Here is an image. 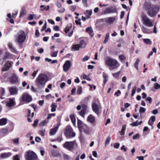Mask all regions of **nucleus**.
I'll list each match as a JSON object with an SVG mask.
<instances>
[{
    "instance_id": "nucleus-1",
    "label": "nucleus",
    "mask_w": 160,
    "mask_h": 160,
    "mask_svg": "<svg viewBox=\"0 0 160 160\" xmlns=\"http://www.w3.org/2000/svg\"><path fill=\"white\" fill-rule=\"evenodd\" d=\"M48 81V78L45 74H40L35 80L36 85L39 89L43 88Z\"/></svg>"
},
{
    "instance_id": "nucleus-2",
    "label": "nucleus",
    "mask_w": 160,
    "mask_h": 160,
    "mask_svg": "<svg viewBox=\"0 0 160 160\" xmlns=\"http://www.w3.org/2000/svg\"><path fill=\"white\" fill-rule=\"evenodd\" d=\"M105 64L110 67V69L117 68L120 66L118 62L115 59L110 56L107 57L104 59Z\"/></svg>"
},
{
    "instance_id": "nucleus-3",
    "label": "nucleus",
    "mask_w": 160,
    "mask_h": 160,
    "mask_svg": "<svg viewBox=\"0 0 160 160\" xmlns=\"http://www.w3.org/2000/svg\"><path fill=\"white\" fill-rule=\"evenodd\" d=\"M24 156L26 160H39L37 154L32 150L26 152Z\"/></svg>"
},
{
    "instance_id": "nucleus-4",
    "label": "nucleus",
    "mask_w": 160,
    "mask_h": 160,
    "mask_svg": "<svg viewBox=\"0 0 160 160\" xmlns=\"http://www.w3.org/2000/svg\"><path fill=\"white\" fill-rule=\"evenodd\" d=\"M78 126L80 132H84L85 134H88L90 133L89 128L86 124L82 123L79 120H78Z\"/></svg>"
},
{
    "instance_id": "nucleus-5",
    "label": "nucleus",
    "mask_w": 160,
    "mask_h": 160,
    "mask_svg": "<svg viewBox=\"0 0 160 160\" xmlns=\"http://www.w3.org/2000/svg\"><path fill=\"white\" fill-rule=\"evenodd\" d=\"M15 37L16 41L19 43L23 42L26 38L25 32L23 31L19 32Z\"/></svg>"
},
{
    "instance_id": "nucleus-6",
    "label": "nucleus",
    "mask_w": 160,
    "mask_h": 160,
    "mask_svg": "<svg viewBox=\"0 0 160 160\" xmlns=\"http://www.w3.org/2000/svg\"><path fill=\"white\" fill-rule=\"evenodd\" d=\"M142 22L143 24L148 27H151L153 26L154 22L152 20L145 15L142 17Z\"/></svg>"
},
{
    "instance_id": "nucleus-7",
    "label": "nucleus",
    "mask_w": 160,
    "mask_h": 160,
    "mask_svg": "<svg viewBox=\"0 0 160 160\" xmlns=\"http://www.w3.org/2000/svg\"><path fill=\"white\" fill-rule=\"evenodd\" d=\"M77 144L75 140L71 142H66L63 145V147L70 151H72L74 149V146Z\"/></svg>"
},
{
    "instance_id": "nucleus-8",
    "label": "nucleus",
    "mask_w": 160,
    "mask_h": 160,
    "mask_svg": "<svg viewBox=\"0 0 160 160\" xmlns=\"http://www.w3.org/2000/svg\"><path fill=\"white\" fill-rule=\"evenodd\" d=\"M65 134L67 138H70L74 137L76 133L73 131V130L71 127L68 126L66 128Z\"/></svg>"
},
{
    "instance_id": "nucleus-9",
    "label": "nucleus",
    "mask_w": 160,
    "mask_h": 160,
    "mask_svg": "<svg viewBox=\"0 0 160 160\" xmlns=\"http://www.w3.org/2000/svg\"><path fill=\"white\" fill-rule=\"evenodd\" d=\"M92 111L97 115H99L101 112L102 108L99 106L96 103L93 102L92 103Z\"/></svg>"
},
{
    "instance_id": "nucleus-10",
    "label": "nucleus",
    "mask_w": 160,
    "mask_h": 160,
    "mask_svg": "<svg viewBox=\"0 0 160 160\" xmlns=\"http://www.w3.org/2000/svg\"><path fill=\"white\" fill-rule=\"evenodd\" d=\"M159 10V8L153 6L148 10V14L150 17H152L156 15Z\"/></svg>"
},
{
    "instance_id": "nucleus-11",
    "label": "nucleus",
    "mask_w": 160,
    "mask_h": 160,
    "mask_svg": "<svg viewBox=\"0 0 160 160\" xmlns=\"http://www.w3.org/2000/svg\"><path fill=\"white\" fill-rule=\"evenodd\" d=\"M22 98L23 101L28 102H30L32 100V97L27 93L23 94Z\"/></svg>"
},
{
    "instance_id": "nucleus-12",
    "label": "nucleus",
    "mask_w": 160,
    "mask_h": 160,
    "mask_svg": "<svg viewBox=\"0 0 160 160\" xmlns=\"http://www.w3.org/2000/svg\"><path fill=\"white\" fill-rule=\"evenodd\" d=\"M71 63L69 61H66L63 65V69L64 72H67L71 67Z\"/></svg>"
},
{
    "instance_id": "nucleus-13",
    "label": "nucleus",
    "mask_w": 160,
    "mask_h": 160,
    "mask_svg": "<svg viewBox=\"0 0 160 160\" xmlns=\"http://www.w3.org/2000/svg\"><path fill=\"white\" fill-rule=\"evenodd\" d=\"M87 120L90 123L95 125L96 124V119L94 117L92 114L88 116L87 118Z\"/></svg>"
},
{
    "instance_id": "nucleus-14",
    "label": "nucleus",
    "mask_w": 160,
    "mask_h": 160,
    "mask_svg": "<svg viewBox=\"0 0 160 160\" xmlns=\"http://www.w3.org/2000/svg\"><path fill=\"white\" fill-rule=\"evenodd\" d=\"M116 20L115 17H109L106 18L105 20L106 21V23L109 25H111Z\"/></svg>"
},
{
    "instance_id": "nucleus-15",
    "label": "nucleus",
    "mask_w": 160,
    "mask_h": 160,
    "mask_svg": "<svg viewBox=\"0 0 160 160\" xmlns=\"http://www.w3.org/2000/svg\"><path fill=\"white\" fill-rule=\"evenodd\" d=\"M16 104V102L15 101V98H9V101L6 102V105L7 107L9 108L11 107L14 106Z\"/></svg>"
},
{
    "instance_id": "nucleus-16",
    "label": "nucleus",
    "mask_w": 160,
    "mask_h": 160,
    "mask_svg": "<svg viewBox=\"0 0 160 160\" xmlns=\"http://www.w3.org/2000/svg\"><path fill=\"white\" fill-rule=\"evenodd\" d=\"M9 89L11 95H14L17 94L18 90L16 87H12L9 88Z\"/></svg>"
},
{
    "instance_id": "nucleus-17",
    "label": "nucleus",
    "mask_w": 160,
    "mask_h": 160,
    "mask_svg": "<svg viewBox=\"0 0 160 160\" xmlns=\"http://www.w3.org/2000/svg\"><path fill=\"white\" fill-rule=\"evenodd\" d=\"M82 109L79 112L80 115L82 117H83L85 115L87 109H88V107L85 105L83 104L82 105Z\"/></svg>"
},
{
    "instance_id": "nucleus-18",
    "label": "nucleus",
    "mask_w": 160,
    "mask_h": 160,
    "mask_svg": "<svg viewBox=\"0 0 160 160\" xmlns=\"http://www.w3.org/2000/svg\"><path fill=\"white\" fill-rule=\"evenodd\" d=\"M9 53L7 52H3L2 51L0 50V57H2V59L5 60L8 57Z\"/></svg>"
},
{
    "instance_id": "nucleus-19",
    "label": "nucleus",
    "mask_w": 160,
    "mask_h": 160,
    "mask_svg": "<svg viewBox=\"0 0 160 160\" xmlns=\"http://www.w3.org/2000/svg\"><path fill=\"white\" fill-rule=\"evenodd\" d=\"M11 66V64L10 61H8L4 67L3 68L2 70L3 71H7L9 69Z\"/></svg>"
},
{
    "instance_id": "nucleus-20",
    "label": "nucleus",
    "mask_w": 160,
    "mask_h": 160,
    "mask_svg": "<svg viewBox=\"0 0 160 160\" xmlns=\"http://www.w3.org/2000/svg\"><path fill=\"white\" fill-rule=\"evenodd\" d=\"M12 154L11 152H8L2 153L0 154V156L2 158H6L10 157Z\"/></svg>"
},
{
    "instance_id": "nucleus-21",
    "label": "nucleus",
    "mask_w": 160,
    "mask_h": 160,
    "mask_svg": "<svg viewBox=\"0 0 160 160\" xmlns=\"http://www.w3.org/2000/svg\"><path fill=\"white\" fill-rule=\"evenodd\" d=\"M18 82V77L15 74L13 75L12 77L10 82L13 84H16Z\"/></svg>"
},
{
    "instance_id": "nucleus-22",
    "label": "nucleus",
    "mask_w": 160,
    "mask_h": 160,
    "mask_svg": "<svg viewBox=\"0 0 160 160\" xmlns=\"http://www.w3.org/2000/svg\"><path fill=\"white\" fill-rule=\"evenodd\" d=\"M51 153L53 158L58 157L61 155L60 153L58 151L54 150H52Z\"/></svg>"
},
{
    "instance_id": "nucleus-23",
    "label": "nucleus",
    "mask_w": 160,
    "mask_h": 160,
    "mask_svg": "<svg viewBox=\"0 0 160 160\" xmlns=\"http://www.w3.org/2000/svg\"><path fill=\"white\" fill-rule=\"evenodd\" d=\"M58 128V127H56L52 129L50 132V134L51 135H55L57 132Z\"/></svg>"
},
{
    "instance_id": "nucleus-24",
    "label": "nucleus",
    "mask_w": 160,
    "mask_h": 160,
    "mask_svg": "<svg viewBox=\"0 0 160 160\" xmlns=\"http://www.w3.org/2000/svg\"><path fill=\"white\" fill-rule=\"evenodd\" d=\"M86 31L91 35L92 37L94 35V33L92 28L91 27H89L86 29Z\"/></svg>"
},
{
    "instance_id": "nucleus-25",
    "label": "nucleus",
    "mask_w": 160,
    "mask_h": 160,
    "mask_svg": "<svg viewBox=\"0 0 160 160\" xmlns=\"http://www.w3.org/2000/svg\"><path fill=\"white\" fill-rule=\"evenodd\" d=\"M7 119L3 118L0 119V126L4 125L6 124Z\"/></svg>"
},
{
    "instance_id": "nucleus-26",
    "label": "nucleus",
    "mask_w": 160,
    "mask_h": 160,
    "mask_svg": "<svg viewBox=\"0 0 160 160\" xmlns=\"http://www.w3.org/2000/svg\"><path fill=\"white\" fill-rule=\"evenodd\" d=\"M70 118L73 125L76 126V119L75 116L73 114H71L70 116Z\"/></svg>"
},
{
    "instance_id": "nucleus-27",
    "label": "nucleus",
    "mask_w": 160,
    "mask_h": 160,
    "mask_svg": "<svg viewBox=\"0 0 160 160\" xmlns=\"http://www.w3.org/2000/svg\"><path fill=\"white\" fill-rule=\"evenodd\" d=\"M51 111L52 112H54L56 111V108L57 107V104L54 103H53L51 105Z\"/></svg>"
},
{
    "instance_id": "nucleus-28",
    "label": "nucleus",
    "mask_w": 160,
    "mask_h": 160,
    "mask_svg": "<svg viewBox=\"0 0 160 160\" xmlns=\"http://www.w3.org/2000/svg\"><path fill=\"white\" fill-rule=\"evenodd\" d=\"M79 45L80 48H84L85 47L86 44L84 41L82 40L80 41Z\"/></svg>"
},
{
    "instance_id": "nucleus-29",
    "label": "nucleus",
    "mask_w": 160,
    "mask_h": 160,
    "mask_svg": "<svg viewBox=\"0 0 160 160\" xmlns=\"http://www.w3.org/2000/svg\"><path fill=\"white\" fill-rule=\"evenodd\" d=\"M142 123V121H141L138 122V121H137L135 122H133L130 124L132 127H135L138 126V125H141Z\"/></svg>"
},
{
    "instance_id": "nucleus-30",
    "label": "nucleus",
    "mask_w": 160,
    "mask_h": 160,
    "mask_svg": "<svg viewBox=\"0 0 160 160\" xmlns=\"http://www.w3.org/2000/svg\"><path fill=\"white\" fill-rule=\"evenodd\" d=\"M80 45L79 44H75L73 46L72 50V51L76 50L77 51L79 50L80 48Z\"/></svg>"
},
{
    "instance_id": "nucleus-31",
    "label": "nucleus",
    "mask_w": 160,
    "mask_h": 160,
    "mask_svg": "<svg viewBox=\"0 0 160 160\" xmlns=\"http://www.w3.org/2000/svg\"><path fill=\"white\" fill-rule=\"evenodd\" d=\"M145 6L146 9L148 10L151 8H152V7H153V6H151V4L150 2H146L145 3Z\"/></svg>"
},
{
    "instance_id": "nucleus-32",
    "label": "nucleus",
    "mask_w": 160,
    "mask_h": 160,
    "mask_svg": "<svg viewBox=\"0 0 160 160\" xmlns=\"http://www.w3.org/2000/svg\"><path fill=\"white\" fill-rule=\"evenodd\" d=\"M72 28V25H70L67 26L64 29V31L67 33L69 30H70Z\"/></svg>"
},
{
    "instance_id": "nucleus-33",
    "label": "nucleus",
    "mask_w": 160,
    "mask_h": 160,
    "mask_svg": "<svg viewBox=\"0 0 160 160\" xmlns=\"http://www.w3.org/2000/svg\"><path fill=\"white\" fill-rule=\"evenodd\" d=\"M126 125H123L121 131L120 132V134L124 135L125 134L124 131L126 129Z\"/></svg>"
},
{
    "instance_id": "nucleus-34",
    "label": "nucleus",
    "mask_w": 160,
    "mask_h": 160,
    "mask_svg": "<svg viewBox=\"0 0 160 160\" xmlns=\"http://www.w3.org/2000/svg\"><path fill=\"white\" fill-rule=\"evenodd\" d=\"M109 8H107L105 10L103 11L101 13L102 15H105L110 13Z\"/></svg>"
},
{
    "instance_id": "nucleus-35",
    "label": "nucleus",
    "mask_w": 160,
    "mask_h": 160,
    "mask_svg": "<svg viewBox=\"0 0 160 160\" xmlns=\"http://www.w3.org/2000/svg\"><path fill=\"white\" fill-rule=\"evenodd\" d=\"M109 37V33H107L106 34V37L105 40L104 41L103 43L105 44L108 41Z\"/></svg>"
},
{
    "instance_id": "nucleus-36",
    "label": "nucleus",
    "mask_w": 160,
    "mask_h": 160,
    "mask_svg": "<svg viewBox=\"0 0 160 160\" xmlns=\"http://www.w3.org/2000/svg\"><path fill=\"white\" fill-rule=\"evenodd\" d=\"M109 9L110 10V13H116L117 12V9L115 8H109Z\"/></svg>"
},
{
    "instance_id": "nucleus-37",
    "label": "nucleus",
    "mask_w": 160,
    "mask_h": 160,
    "mask_svg": "<svg viewBox=\"0 0 160 160\" xmlns=\"http://www.w3.org/2000/svg\"><path fill=\"white\" fill-rule=\"evenodd\" d=\"M103 77L104 79V84H106V82L108 80V76L107 74H106L105 73H103Z\"/></svg>"
},
{
    "instance_id": "nucleus-38",
    "label": "nucleus",
    "mask_w": 160,
    "mask_h": 160,
    "mask_svg": "<svg viewBox=\"0 0 160 160\" xmlns=\"http://www.w3.org/2000/svg\"><path fill=\"white\" fill-rule=\"evenodd\" d=\"M111 140V138L110 137V136H108L105 141V146H106L109 144Z\"/></svg>"
},
{
    "instance_id": "nucleus-39",
    "label": "nucleus",
    "mask_w": 160,
    "mask_h": 160,
    "mask_svg": "<svg viewBox=\"0 0 160 160\" xmlns=\"http://www.w3.org/2000/svg\"><path fill=\"white\" fill-rule=\"evenodd\" d=\"M119 59L121 62L124 61L126 59V57L123 54L119 56Z\"/></svg>"
},
{
    "instance_id": "nucleus-40",
    "label": "nucleus",
    "mask_w": 160,
    "mask_h": 160,
    "mask_svg": "<svg viewBox=\"0 0 160 160\" xmlns=\"http://www.w3.org/2000/svg\"><path fill=\"white\" fill-rule=\"evenodd\" d=\"M143 41L147 44L151 45L152 43V42L149 39H143Z\"/></svg>"
},
{
    "instance_id": "nucleus-41",
    "label": "nucleus",
    "mask_w": 160,
    "mask_h": 160,
    "mask_svg": "<svg viewBox=\"0 0 160 160\" xmlns=\"http://www.w3.org/2000/svg\"><path fill=\"white\" fill-rule=\"evenodd\" d=\"M48 119H45L44 121L41 122L40 123V126H44L46 125L48 122Z\"/></svg>"
},
{
    "instance_id": "nucleus-42",
    "label": "nucleus",
    "mask_w": 160,
    "mask_h": 160,
    "mask_svg": "<svg viewBox=\"0 0 160 160\" xmlns=\"http://www.w3.org/2000/svg\"><path fill=\"white\" fill-rule=\"evenodd\" d=\"M152 51L149 54L148 56V58H149L151 56H152L153 54V52H155V53H156L157 51L156 49L155 48H154L152 49Z\"/></svg>"
},
{
    "instance_id": "nucleus-43",
    "label": "nucleus",
    "mask_w": 160,
    "mask_h": 160,
    "mask_svg": "<svg viewBox=\"0 0 160 160\" xmlns=\"http://www.w3.org/2000/svg\"><path fill=\"white\" fill-rule=\"evenodd\" d=\"M142 30L143 32L144 33H149L148 29H147L144 26H142Z\"/></svg>"
},
{
    "instance_id": "nucleus-44",
    "label": "nucleus",
    "mask_w": 160,
    "mask_h": 160,
    "mask_svg": "<svg viewBox=\"0 0 160 160\" xmlns=\"http://www.w3.org/2000/svg\"><path fill=\"white\" fill-rule=\"evenodd\" d=\"M26 13V10L25 8H23L21 12L20 17L23 16Z\"/></svg>"
},
{
    "instance_id": "nucleus-45",
    "label": "nucleus",
    "mask_w": 160,
    "mask_h": 160,
    "mask_svg": "<svg viewBox=\"0 0 160 160\" xmlns=\"http://www.w3.org/2000/svg\"><path fill=\"white\" fill-rule=\"evenodd\" d=\"M137 89V87L136 86H134L132 89V91L131 96H133L136 93V90Z\"/></svg>"
},
{
    "instance_id": "nucleus-46",
    "label": "nucleus",
    "mask_w": 160,
    "mask_h": 160,
    "mask_svg": "<svg viewBox=\"0 0 160 160\" xmlns=\"http://www.w3.org/2000/svg\"><path fill=\"white\" fill-rule=\"evenodd\" d=\"M139 61V58H138L137 59L136 62L134 64V67L137 69V70H138V65Z\"/></svg>"
},
{
    "instance_id": "nucleus-47",
    "label": "nucleus",
    "mask_w": 160,
    "mask_h": 160,
    "mask_svg": "<svg viewBox=\"0 0 160 160\" xmlns=\"http://www.w3.org/2000/svg\"><path fill=\"white\" fill-rule=\"evenodd\" d=\"M58 53V51H57L55 52H51V56L52 57H55L57 56Z\"/></svg>"
},
{
    "instance_id": "nucleus-48",
    "label": "nucleus",
    "mask_w": 160,
    "mask_h": 160,
    "mask_svg": "<svg viewBox=\"0 0 160 160\" xmlns=\"http://www.w3.org/2000/svg\"><path fill=\"white\" fill-rule=\"evenodd\" d=\"M120 73V72H118L116 73H112V75L115 78H118L119 76Z\"/></svg>"
},
{
    "instance_id": "nucleus-49",
    "label": "nucleus",
    "mask_w": 160,
    "mask_h": 160,
    "mask_svg": "<svg viewBox=\"0 0 160 160\" xmlns=\"http://www.w3.org/2000/svg\"><path fill=\"white\" fill-rule=\"evenodd\" d=\"M82 77L84 79H86L88 81H91V79L90 78L88 77L87 75L85 74H83L82 75Z\"/></svg>"
},
{
    "instance_id": "nucleus-50",
    "label": "nucleus",
    "mask_w": 160,
    "mask_h": 160,
    "mask_svg": "<svg viewBox=\"0 0 160 160\" xmlns=\"http://www.w3.org/2000/svg\"><path fill=\"white\" fill-rule=\"evenodd\" d=\"M140 138V136L139 133H137L133 136V139H139Z\"/></svg>"
},
{
    "instance_id": "nucleus-51",
    "label": "nucleus",
    "mask_w": 160,
    "mask_h": 160,
    "mask_svg": "<svg viewBox=\"0 0 160 160\" xmlns=\"http://www.w3.org/2000/svg\"><path fill=\"white\" fill-rule=\"evenodd\" d=\"M63 157L64 160H68L70 158V156L66 154H63Z\"/></svg>"
},
{
    "instance_id": "nucleus-52",
    "label": "nucleus",
    "mask_w": 160,
    "mask_h": 160,
    "mask_svg": "<svg viewBox=\"0 0 160 160\" xmlns=\"http://www.w3.org/2000/svg\"><path fill=\"white\" fill-rule=\"evenodd\" d=\"M82 92V88L81 86L78 87V89L77 90V93L78 94H81Z\"/></svg>"
},
{
    "instance_id": "nucleus-53",
    "label": "nucleus",
    "mask_w": 160,
    "mask_h": 160,
    "mask_svg": "<svg viewBox=\"0 0 160 160\" xmlns=\"http://www.w3.org/2000/svg\"><path fill=\"white\" fill-rule=\"evenodd\" d=\"M0 93L1 95H4L5 93V89L3 88H1L0 90Z\"/></svg>"
},
{
    "instance_id": "nucleus-54",
    "label": "nucleus",
    "mask_w": 160,
    "mask_h": 160,
    "mask_svg": "<svg viewBox=\"0 0 160 160\" xmlns=\"http://www.w3.org/2000/svg\"><path fill=\"white\" fill-rule=\"evenodd\" d=\"M12 141L15 144H18L19 143V138H17L12 140Z\"/></svg>"
},
{
    "instance_id": "nucleus-55",
    "label": "nucleus",
    "mask_w": 160,
    "mask_h": 160,
    "mask_svg": "<svg viewBox=\"0 0 160 160\" xmlns=\"http://www.w3.org/2000/svg\"><path fill=\"white\" fill-rule=\"evenodd\" d=\"M34 17L36 18V16L35 15L30 14L28 17V18L30 20H31L33 19Z\"/></svg>"
},
{
    "instance_id": "nucleus-56",
    "label": "nucleus",
    "mask_w": 160,
    "mask_h": 160,
    "mask_svg": "<svg viewBox=\"0 0 160 160\" xmlns=\"http://www.w3.org/2000/svg\"><path fill=\"white\" fill-rule=\"evenodd\" d=\"M146 111V109L143 107H140L139 109V112L140 113H143Z\"/></svg>"
},
{
    "instance_id": "nucleus-57",
    "label": "nucleus",
    "mask_w": 160,
    "mask_h": 160,
    "mask_svg": "<svg viewBox=\"0 0 160 160\" xmlns=\"http://www.w3.org/2000/svg\"><path fill=\"white\" fill-rule=\"evenodd\" d=\"M82 3L84 7H88V4L87 3V0H82Z\"/></svg>"
},
{
    "instance_id": "nucleus-58",
    "label": "nucleus",
    "mask_w": 160,
    "mask_h": 160,
    "mask_svg": "<svg viewBox=\"0 0 160 160\" xmlns=\"http://www.w3.org/2000/svg\"><path fill=\"white\" fill-rule=\"evenodd\" d=\"M45 132V130L44 129L41 130H39V132L40 134V135L41 136H44Z\"/></svg>"
},
{
    "instance_id": "nucleus-59",
    "label": "nucleus",
    "mask_w": 160,
    "mask_h": 160,
    "mask_svg": "<svg viewBox=\"0 0 160 160\" xmlns=\"http://www.w3.org/2000/svg\"><path fill=\"white\" fill-rule=\"evenodd\" d=\"M154 88L156 89L160 88V85L157 83H155L154 84Z\"/></svg>"
},
{
    "instance_id": "nucleus-60",
    "label": "nucleus",
    "mask_w": 160,
    "mask_h": 160,
    "mask_svg": "<svg viewBox=\"0 0 160 160\" xmlns=\"http://www.w3.org/2000/svg\"><path fill=\"white\" fill-rule=\"evenodd\" d=\"M38 72V71L37 70L36 71H34L33 72V73L32 74V79H33L34 78L36 77Z\"/></svg>"
},
{
    "instance_id": "nucleus-61",
    "label": "nucleus",
    "mask_w": 160,
    "mask_h": 160,
    "mask_svg": "<svg viewBox=\"0 0 160 160\" xmlns=\"http://www.w3.org/2000/svg\"><path fill=\"white\" fill-rule=\"evenodd\" d=\"M8 46L9 47V48L11 49L12 51L13 52H14V49L12 47V44L11 43L9 42L8 43Z\"/></svg>"
},
{
    "instance_id": "nucleus-62",
    "label": "nucleus",
    "mask_w": 160,
    "mask_h": 160,
    "mask_svg": "<svg viewBox=\"0 0 160 160\" xmlns=\"http://www.w3.org/2000/svg\"><path fill=\"white\" fill-rule=\"evenodd\" d=\"M89 58V57L88 56H86L83 57L82 59V60L83 62H85L88 60Z\"/></svg>"
},
{
    "instance_id": "nucleus-63",
    "label": "nucleus",
    "mask_w": 160,
    "mask_h": 160,
    "mask_svg": "<svg viewBox=\"0 0 160 160\" xmlns=\"http://www.w3.org/2000/svg\"><path fill=\"white\" fill-rule=\"evenodd\" d=\"M13 160H20L19 156L18 155L14 156L13 157Z\"/></svg>"
},
{
    "instance_id": "nucleus-64",
    "label": "nucleus",
    "mask_w": 160,
    "mask_h": 160,
    "mask_svg": "<svg viewBox=\"0 0 160 160\" xmlns=\"http://www.w3.org/2000/svg\"><path fill=\"white\" fill-rule=\"evenodd\" d=\"M120 146V144L118 143H116L114 145V147L115 148L118 149L119 148Z\"/></svg>"
}]
</instances>
